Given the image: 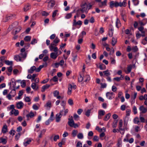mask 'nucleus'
Instances as JSON below:
<instances>
[{
    "label": "nucleus",
    "instance_id": "nucleus-26",
    "mask_svg": "<svg viewBox=\"0 0 147 147\" xmlns=\"http://www.w3.org/2000/svg\"><path fill=\"white\" fill-rule=\"evenodd\" d=\"M111 116V114L110 113H108L105 115L103 119V120L105 121H107L109 119Z\"/></svg>",
    "mask_w": 147,
    "mask_h": 147
},
{
    "label": "nucleus",
    "instance_id": "nucleus-31",
    "mask_svg": "<svg viewBox=\"0 0 147 147\" xmlns=\"http://www.w3.org/2000/svg\"><path fill=\"white\" fill-rule=\"evenodd\" d=\"M5 64L7 65L12 66L13 64V62L9 60H6L5 61Z\"/></svg>",
    "mask_w": 147,
    "mask_h": 147
},
{
    "label": "nucleus",
    "instance_id": "nucleus-40",
    "mask_svg": "<svg viewBox=\"0 0 147 147\" xmlns=\"http://www.w3.org/2000/svg\"><path fill=\"white\" fill-rule=\"evenodd\" d=\"M117 42V39L113 37L112 40V44L113 46H114Z\"/></svg>",
    "mask_w": 147,
    "mask_h": 147
},
{
    "label": "nucleus",
    "instance_id": "nucleus-48",
    "mask_svg": "<svg viewBox=\"0 0 147 147\" xmlns=\"http://www.w3.org/2000/svg\"><path fill=\"white\" fill-rule=\"evenodd\" d=\"M21 86L22 88H24L26 85V81L23 80L20 82Z\"/></svg>",
    "mask_w": 147,
    "mask_h": 147
},
{
    "label": "nucleus",
    "instance_id": "nucleus-42",
    "mask_svg": "<svg viewBox=\"0 0 147 147\" xmlns=\"http://www.w3.org/2000/svg\"><path fill=\"white\" fill-rule=\"evenodd\" d=\"M139 122L140 121L138 117H136L134 119V123L138 124Z\"/></svg>",
    "mask_w": 147,
    "mask_h": 147
},
{
    "label": "nucleus",
    "instance_id": "nucleus-12",
    "mask_svg": "<svg viewBox=\"0 0 147 147\" xmlns=\"http://www.w3.org/2000/svg\"><path fill=\"white\" fill-rule=\"evenodd\" d=\"M7 138L6 137L5 138H3V137L0 138V143H2L3 144H5L7 142Z\"/></svg>",
    "mask_w": 147,
    "mask_h": 147
},
{
    "label": "nucleus",
    "instance_id": "nucleus-20",
    "mask_svg": "<svg viewBox=\"0 0 147 147\" xmlns=\"http://www.w3.org/2000/svg\"><path fill=\"white\" fill-rule=\"evenodd\" d=\"M62 115L61 114L57 113L56 115V121L59 122L60 121V118H61Z\"/></svg>",
    "mask_w": 147,
    "mask_h": 147
},
{
    "label": "nucleus",
    "instance_id": "nucleus-3",
    "mask_svg": "<svg viewBox=\"0 0 147 147\" xmlns=\"http://www.w3.org/2000/svg\"><path fill=\"white\" fill-rule=\"evenodd\" d=\"M109 7L111 8L113 7H118V2L117 1H111L110 2Z\"/></svg>",
    "mask_w": 147,
    "mask_h": 147
},
{
    "label": "nucleus",
    "instance_id": "nucleus-54",
    "mask_svg": "<svg viewBox=\"0 0 147 147\" xmlns=\"http://www.w3.org/2000/svg\"><path fill=\"white\" fill-rule=\"evenodd\" d=\"M22 28L21 27L19 26L17 28V30L15 31V34H16L18 33L21 30Z\"/></svg>",
    "mask_w": 147,
    "mask_h": 147
},
{
    "label": "nucleus",
    "instance_id": "nucleus-44",
    "mask_svg": "<svg viewBox=\"0 0 147 147\" xmlns=\"http://www.w3.org/2000/svg\"><path fill=\"white\" fill-rule=\"evenodd\" d=\"M26 102H29L31 101V99L29 96H26L24 99Z\"/></svg>",
    "mask_w": 147,
    "mask_h": 147
},
{
    "label": "nucleus",
    "instance_id": "nucleus-1",
    "mask_svg": "<svg viewBox=\"0 0 147 147\" xmlns=\"http://www.w3.org/2000/svg\"><path fill=\"white\" fill-rule=\"evenodd\" d=\"M24 105V103L22 101L18 102L16 103V108L18 109H22L23 108Z\"/></svg>",
    "mask_w": 147,
    "mask_h": 147
},
{
    "label": "nucleus",
    "instance_id": "nucleus-14",
    "mask_svg": "<svg viewBox=\"0 0 147 147\" xmlns=\"http://www.w3.org/2000/svg\"><path fill=\"white\" fill-rule=\"evenodd\" d=\"M7 131V127L6 124L4 125L2 128L1 131L3 134L6 133Z\"/></svg>",
    "mask_w": 147,
    "mask_h": 147
},
{
    "label": "nucleus",
    "instance_id": "nucleus-24",
    "mask_svg": "<svg viewBox=\"0 0 147 147\" xmlns=\"http://www.w3.org/2000/svg\"><path fill=\"white\" fill-rule=\"evenodd\" d=\"M126 3L125 0H124L122 2H120L118 3V7L119 6L121 7L122 6L125 7L126 6Z\"/></svg>",
    "mask_w": 147,
    "mask_h": 147
},
{
    "label": "nucleus",
    "instance_id": "nucleus-11",
    "mask_svg": "<svg viewBox=\"0 0 147 147\" xmlns=\"http://www.w3.org/2000/svg\"><path fill=\"white\" fill-rule=\"evenodd\" d=\"M86 13H87L88 10L92 8V5L90 3H89L88 4L86 3Z\"/></svg>",
    "mask_w": 147,
    "mask_h": 147
},
{
    "label": "nucleus",
    "instance_id": "nucleus-7",
    "mask_svg": "<svg viewBox=\"0 0 147 147\" xmlns=\"http://www.w3.org/2000/svg\"><path fill=\"white\" fill-rule=\"evenodd\" d=\"M82 24V22L80 20H78L77 22L76 19H74L73 23V26H76L77 25L81 26Z\"/></svg>",
    "mask_w": 147,
    "mask_h": 147
},
{
    "label": "nucleus",
    "instance_id": "nucleus-6",
    "mask_svg": "<svg viewBox=\"0 0 147 147\" xmlns=\"http://www.w3.org/2000/svg\"><path fill=\"white\" fill-rule=\"evenodd\" d=\"M34 114L32 111H31L30 113L26 115L27 120H29L30 118H32L34 117Z\"/></svg>",
    "mask_w": 147,
    "mask_h": 147
},
{
    "label": "nucleus",
    "instance_id": "nucleus-15",
    "mask_svg": "<svg viewBox=\"0 0 147 147\" xmlns=\"http://www.w3.org/2000/svg\"><path fill=\"white\" fill-rule=\"evenodd\" d=\"M69 121H68V124L71 127H73L74 124V122L72 119H71L70 118L68 119Z\"/></svg>",
    "mask_w": 147,
    "mask_h": 147
},
{
    "label": "nucleus",
    "instance_id": "nucleus-36",
    "mask_svg": "<svg viewBox=\"0 0 147 147\" xmlns=\"http://www.w3.org/2000/svg\"><path fill=\"white\" fill-rule=\"evenodd\" d=\"M74 12V11H73L72 12H71V13L67 14L66 15L65 17V18L67 19H69L71 17V16H72V13Z\"/></svg>",
    "mask_w": 147,
    "mask_h": 147
},
{
    "label": "nucleus",
    "instance_id": "nucleus-49",
    "mask_svg": "<svg viewBox=\"0 0 147 147\" xmlns=\"http://www.w3.org/2000/svg\"><path fill=\"white\" fill-rule=\"evenodd\" d=\"M37 42V40L36 38L32 39L31 42V44L32 45H34Z\"/></svg>",
    "mask_w": 147,
    "mask_h": 147
},
{
    "label": "nucleus",
    "instance_id": "nucleus-30",
    "mask_svg": "<svg viewBox=\"0 0 147 147\" xmlns=\"http://www.w3.org/2000/svg\"><path fill=\"white\" fill-rule=\"evenodd\" d=\"M23 92L22 90H21L19 91L18 93V96L17 97L15 98V99H21V96L23 95Z\"/></svg>",
    "mask_w": 147,
    "mask_h": 147
},
{
    "label": "nucleus",
    "instance_id": "nucleus-50",
    "mask_svg": "<svg viewBox=\"0 0 147 147\" xmlns=\"http://www.w3.org/2000/svg\"><path fill=\"white\" fill-rule=\"evenodd\" d=\"M51 102L49 100L47 102L45 106L46 107H49V108H50L51 107Z\"/></svg>",
    "mask_w": 147,
    "mask_h": 147
},
{
    "label": "nucleus",
    "instance_id": "nucleus-18",
    "mask_svg": "<svg viewBox=\"0 0 147 147\" xmlns=\"http://www.w3.org/2000/svg\"><path fill=\"white\" fill-rule=\"evenodd\" d=\"M144 29V27L143 26H141L138 28V30L140 32H141L142 33H143V34H142L141 36L143 37H144L145 36V32L143 31Z\"/></svg>",
    "mask_w": 147,
    "mask_h": 147
},
{
    "label": "nucleus",
    "instance_id": "nucleus-45",
    "mask_svg": "<svg viewBox=\"0 0 147 147\" xmlns=\"http://www.w3.org/2000/svg\"><path fill=\"white\" fill-rule=\"evenodd\" d=\"M67 102L71 106H72L74 105L73 101L71 98L69 99Z\"/></svg>",
    "mask_w": 147,
    "mask_h": 147
},
{
    "label": "nucleus",
    "instance_id": "nucleus-34",
    "mask_svg": "<svg viewBox=\"0 0 147 147\" xmlns=\"http://www.w3.org/2000/svg\"><path fill=\"white\" fill-rule=\"evenodd\" d=\"M31 37L30 36H26L24 38V40L25 41L29 42L30 41L31 39Z\"/></svg>",
    "mask_w": 147,
    "mask_h": 147
},
{
    "label": "nucleus",
    "instance_id": "nucleus-13",
    "mask_svg": "<svg viewBox=\"0 0 147 147\" xmlns=\"http://www.w3.org/2000/svg\"><path fill=\"white\" fill-rule=\"evenodd\" d=\"M31 87L34 90H36L38 89V86L37 84L32 83L31 85Z\"/></svg>",
    "mask_w": 147,
    "mask_h": 147
},
{
    "label": "nucleus",
    "instance_id": "nucleus-27",
    "mask_svg": "<svg viewBox=\"0 0 147 147\" xmlns=\"http://www.w3.org/2000/svg\"><path fill=\"white\" fill-rule=\"evenodd\" d=\"M121 26V23L119 20L117 18L116 19V26L117 28H118Z\"/></svg>",
    "mask_w": 147,
    "mask_h": 147
},
{
    "label": "nucleus",
    "instance_id": "nucleus-19",
    "mask_svg": "<svg viewBox=\"0 0 147 147\" xmlns=\"http://www.w3.org/2000/svg\"><path fill=\"white\" fill-rule=\"evenodd\" d=\"M123 125V121L121 119L119 121V130L121 131H124V128H122Z\"/></svg>",
    "mask_w": 147,
    "mask_h": 147
},
{
    "label": "nucleus",
    "instance_id": "nucleus-43",
    "mask_svg": "<svg viewBox=\"0 0 147 147\" xmlns=\"http://www.w3.org/2000/svg\"><path fill=\"white\" fill-rule=\"evenodd\" d=\"M84 77H85L84 78V82H87L88 81H89L90 79V77L89 75H86Z\"/></svg>",
    "mask_w": 147,
    "mask_h": 147
},
{
    "label": "nucleus",
    "instance_id": "nucleus-4",
    "mask_svg": "<svg viewBox=\"0 0 147 147\" xmlns=\"http://www.w3.org/2000/svg\"><path fill=\"white\" fill-rule=\"evenodd\" d=\"M113 95H114V94L113 92H107L106 94L107 97L110 100H111L114 98Z\"/></svg>",
    "mask_w": 147,
    "mask_h": 147
},
{
    "label": "nucleus",
    "instance_id": "nucleus-35",
    "mask_svg": "<svg viewBox=\"0 0 147 147\" xmlns=\"http://www.w3.org/2000/svg\"><path fill=\"white\" fill-rule=\"evenodd\" d=\"M99 68L101 70H104L106 69V66L103 64H99Z\"/></svg>",
    "mask_w": 147,
    "mask_h": 147
},
{
    "label": "nucleus",
    "instance_id": "nucleus-5",
    "mask_svg": "<svg viewBox=\"0 0 147 147\" xmlns=\"http://www.w3.org/2000/svg\"><path fill=\"white\" fill-rule=\"evenodd\" d=\"M139 109L141 111L140 113V114L141 113L144 114L147 111V109L146 108L144 107L143 106H140L139 108Z\"/></svg>",
    "mask_w": 147,
    "mask_h": 147
},
{
    "label": "nucleus",
    "instance_id": "nucleus-9",
    "mask_svg": "<svg viewBox=\"0 0 147 147\" xmlns=\"http://www.w3.org/2000/svg\"><path fill=\"white\" fill-rule=\"evenodd\" d=\"M137 95V93L136 92L135 93L133 96H132L131 97V103L132 105L133 104L135 103V99L136 98Z\"/></svg>",
    "mask_w": 147,
    "mask_h": 147
},
{
    "label": "nucleus",
    "instance_id": "nucleus-8",
    "mask_svg": "<svg viewBox=\"0 0 147 147\" xmlns=\"http://www.w3.org/2000/svg\"><path fill=\"white\" fill-rule=\"evenodd\" d=\"M86 4V3H85L81 6V8L79 9L78 11H80L82 13H84V12H86V7L85 6Z\"/></svg>",
    "mask_w": 147,
    "mask_h": 147
},
{
    "label": "nucleus",
    "instance_id": "nucleus-47",
    "mask_svg": "<svg viewBox=\"0 0 147 147\" xmlns=\"http://www.w3.org/2000/svg\"><path fill=\"white\" fill-rule=\"evenodd\" d=\"M31 142L30 140H28L24 143V144L25 146H26L28 144H29Z\"/></svg>",
    "mask_w": 147,
    "mask_h": 147
},
{
    "label": "nucleus",
    "instance_id": "nucleus-33",
    "mask_svg": "<svg viewBox=\"0 0 147 147\" xmlns=\"http://www.w3.org/2000/svg\"><path fill=\"white\" fill-rule=\"evenodd\" d=\"M132 68V66L131 65H129L128 66V67H127V72H126V73L127 74H128V73H130L131 72V70Z\"/></svg>",
    "mask_w": 147,
    "mask_h": 147
},
{
    "label": "nucleus",
    "instance_id": "nucleus-39",
    "mask_svg": "<svg viewBox=\"0 0 147 147\" xmlns=\"http://www.w3.org/2000/svg\"><path fill=\"white\" fill-rule=\"evenodd\" d=\"M9 94H12V97H14L16 95V91L15 89L13 88V90H12L10 92Z\"/></svg>",
    "mask_w": 147,
    "mask_h": 147
},
{
    "label": "nucleus",
    "instance_id": "nucleus-37",
    "mask_svg": "<svg viewBox=\"0 0 147 147\" xmlns=\"http://www.w3.org/2000/svg\"><path fill=\"white\" fill-rule=\"evenodd\" d=\"M41 15L43 16H47L49 15V13L47 12L46 11H43L41 13Z\"/></svg>",
    "mask_w": 147,
    "mask_h": 147
},
{
    "label": "nucleus",
    "instance_id": "nucleus-10",
    "mask_svg": "<svg viewBox=\"0 0 147 147\" xmlns=\"http://www.w3.org/2000/svg\"><path fill=\"white\" fill-rule=\"evenodd\" d=\"M48 7L49 8H51L55 5V2L53 0H51L48 2Z\"/></svg>",
    "mask_w": 147,
    "mask_h": 147
},
{
    "label": "nucleus",
    "instance_id": "nucleus-62",
    "mask_svg": "<svg viewBox=\"0 0 147 147\" xmlns=\"http://www.w3.org/2000/svg\"><path fill=\"white\" fill-rule=\"evenodd\" d=\"M131 110L129 109H127L126 110V115L127 116H129L130 115Z\"/></svg>",
    "mask_w": 147,
    "mask_h": 147
},
{
    "label": "nucleus",
    "instance_id": "nucleus-60",
    "mask_svg": "<svg viewBox=\"0 0 147 147\" xmlns=\"http://www.w3.org/2000/svg\"><path fill=\"white\" fill-rule=\"evenodd\" d=\"M59 135H55L53 138L54 140L56 142L57 141V139H59Z\"/></svg>",
    "mask_w": 147,
    "mask_h": 147
},
{
    "label": "nucleus",
    "instance_id": "nucleus-28",
    "mask_svg": "<svg viewBox=\"0 0 147 147\" xmlns=\"http://www.w3.org/2000/svg\"><path fill=\"white\" fill-rule=\"evenodd\" d=\"M22 57L18 55H16L14 56V59L17 61H21Z\"/></svg>",
    "mask_w": 147,
    "mask_h": 147
},
{
    "label": "nucleus",
    "instance_id": "nucleus-23",
    "mask_svg": "<svg viewBox=\"0 0 147 147\" xmlns=\"http://www.w3.org/2000/svg\"><path fill=\"white\" fill-rule=\"evenodd\" d=\"M36 69V67L34 66H33L31 67L30 69L28 70V72L29 74H32L34 71H35Z\"/></svg>",
    "mask_w": 147,
    "mask_h": 147
},
{
    "label": "nucleus",
    "instance_id": "nucleus-57",
    "mask_svg": "<svg viewBox=\"0 0 147 147\" xmlns=\"http://www.w3.org/2000/svg\"><path fill=\"white\" fill-rule=\"evenodd\" d=\"M91 110L88 109L86 112L85 115L87 117H89L90 115V114L91 112Z\"/></svg>",
    "mask_w": 147,
    "mask_h": 147
},
{
    "label": "nucleus",
    "instance_id": "nucleus-25",
    "mask_svg": "<svg viewBox=\"0 0 147 147\" xmlns=\"http://www.w3.org/2000/svg\"><path fill=\"white\" fill-rule=\"evenodd\" d=\"M50 86V85L48 84H46L43 86L42 87L41 91L42 92H44L45 90L49 88Z\"/></svg>",
    "mask_w": 147,
    "mask_h": 147
},
{
    "label": "nucleus",
    "instance_id": "nucleus-41",
    "mask_svg": "<svg viewBox=\"0 0 147 147\" xmlns=\"http://www.w3.org/2000/svg\"><path fill=\"white\" fill-rule=\"evenodd\" d=\"M117 120H115L114 121L112 124V126L113 128H115L117 127Z\"/></svg>",
    "mask_w": 147,
    "mask_h": 147
},
{
    "label": "nucleus",
    "instance_id": "nucleus-52",
    "mask_svg": "<svg viewBox=\"0 0 147 147\" xmlns=\"http://www.w3.org/2000/svg\"><path fill=\"white\" fill-rule=\"evenodd\" d=\"M53 95L55 97H56L59 94V92L57 90H56L53 92Z\"/></svg>",
    "mask_w": 147,
    "mask_h": 147
},
{
    "label": "nucleus",
    "instance_id": "nucleus-38",
    "mask_svg": "<svg viewBox=\"0 0 147 147\" xmlns=\"http://www.w3.org/2000/svg\"><path fill=\"white\" fill-rule=\"evenodd\" d=\"M104 75L107 77L110 76L111 74L109 72V70H107L103 71Z\"/></svg>",
    "mask_w": 147,
    "mask_h": 147
},
{
    "label": "nucleus",
    "instance_id": "nucleus-51",
    "mask_svg": "<svg viewBox=\"0 0 147 147\" xmlns=\"http://www.w3.org/2000/svg\"><path fill=\"white\" fill-rule=\"evenodd\" d=\"M85 77L83 78L81 75H80V77L78 78V80L79 82H82L83 80H84V78Z\"/></svg>",
    "mask_w": 147,
    "mask_h": 147
},
{
    "label": "nucleus",
    "instance_id": "nucleus-64",
    "mask_svg": "<svg viewBox=\"0 0 147 147\" xmlns=\"http://www.w3.org/2000/svg\"><path fill=\"white\" fill-rule=\"evenodd\" d=\"M82 144L80 142H78L76 144V147H82Z\"/></svg>",
    "mask_w": 147,
    "mask_h": 147
},
{
    "label": "nucleus",
    "instance_id": "nucleus-22",
    "mask_svg": "<svg viewBox=\"0 0 147 147\" xmlns=\"http://www.w3.org/2000/svg\"><path fill=\"white\" fill-rule=\"evenodd\" d=\"M31 8V5L29 4H27L24 5L23 8L24 11L26 12L29 10Z\"/></svg>",
    "mask_w": 147,
    "mask_h": 147
},
{
    "label": "nucleus",
    "instance_id": "nucleus-58",
    "mask_svg": "<svg viewBox=\"0 0 147 147\" xmlns=\"http://www.w3.org/2000/svg\"><path fill=\"white\" fill-rule=\"evenodd\" d=\"M58 78L56 76H55L53 77L52 79L51 80V81L52 80L54 82H56L58 81Z\"/></svg>",
    "mask_w": 147,
    "mask_h": 147
},
{
    "label": "nucleus",
    "instance_id": "nucleus-32",
    "mask_svg": "<svg viewBox=\"0 0 147 147\" xmlns=\"http://www.w3.org/2000/svg\"><path fill=\"white\" fill-rule=\"evenodd\" d=\"M46 129H43L41 131L40 133L38 135V138H41L42 137V135L44 134L45 132Z\"/></svg>",
    "mask_w": 147,
    "mask_h": 147
},
{
    "label": "nucleus",
    "instance_id": "nucleus-17",
    "mask_svg": "<svg viewBox=\"0 0 147 147\" xmlns=\"http://www.w3.org/2000/svg\"><path fill=\"white\" fill-rule=\"evenodd\" d=\"M58 56V55L57 52L56 53L52 52L50 54L51 57V58L54 59H56L57 58Z\"/></svg>",
    "mask_w": 147,
    "mask_h": 147
},
{
    "label": "nucleus",
    "instance_id": "nucleus-46",
    "mask_svg": "<svg viewBox=\"0 0 147 147\" xmlns=\"http://www.w3.org/2000/svg\"><path fill=\"white\" fill-rule=\"evenodd\" d=\"M77 137L79 139H82L83 138L84 136L82 133H79L78 134Z\"/></svg>",
    "mask_w": 147,
    "mask_h": 147
},
{
    "label": "nucleus",
    "instance_id": "nucleus-53",
    "mask_svg": "<svg viewBox=\"0 0 147 147\" xmlns=\"http://www.w3.org/2000/svg\"><path fill=\"white\" fill-rule=\"evenodd\" d=\"M54 46H56L55 44H53L52 43H51L49 46V48L51 51H52L54 47Z\"/></svg>",
    "mask_w": 147,
    "mask_h": 147
},
{
    "label": "nucleus",
    "instance_id": "nucleus-29",
    "mask_svg": "<svg viewBox=\"0 0 147 147\" xmlns=\"http://www.w3.org/2000/svg\"><path fill=\"white\" fill-rule=\"evenodd\" d=\"M60 42V40L57 37H55V39L53 41V44H55L57 46V44Z\"/></svg>",
    "mask_w": 147,
    "mask_h": 147
},
{
    "label": "nucleus",
    "instance_id": "nucleus-61",
    "mask_svg": "<svg viewBox=\"0 0 147 147\" xmlns=\"http://www.w3.org/2000/svg\"><path fill=\"white\" fill-rule=\"evenodd\" d=\"M7 69L8 70V71L9 72L11 73L12 71V70H13L12 66H10L9 67H7Z\"/></svg>",
    "mask_w": 147,
    "mask_h": 147
},
{
    "label": "nucleus",
    "instance_id": "nucleus-2",
    "mask_svg": "<svg viewBox=\"0 0 147 147\" xmlns=\"http://www.w3.org/2000/svg\"><path fill=\"white\" fill-rule=\"evenodd\" d=\"M105 113V111L102 110H100L98 111V118L99 119H102V117L104 115Z\"/></svg>",
    "mask_w": 147,
    "mask_h": 147
},
{
    "label": "nucleus",
    "instance_id": "nucleus-55",
    "mask_svg": "<svg viewBox=\"0 0 147 147\" xmlns=\"http://www.w3.org/2000/svg\"><path fill=\"white\" fill-rule=\"evenodd\" d=\"M78 133V131L76 130H74L72 131V134L74 137H75Z\"/></svg>",
    "mask_w": 147,
    "mask_h": 147
},
{
    "label": "nucleus",
    "instance_id": "nucleus-63",
    "mask_svg": "<svg viewBox=\"0 0 147 147\" xmlns=\"http://www.w3.org/2000/svg\"><path fill=\"white\" fill-rule=\"evenodd\" d=\"M133 111L134 114H136L137 113V109L135 106H134L133 107Z\"/></svg>",
    "mask_w": 147,
    "mask_h": 147
},
{
    "label": "nucleus",
    "instance_id": "nucleus-59",
    "mask_svg": "<svg viewBox=\"0 0 147 147\" xmlns=\"http://www.w3.org/2000/svg\"><path fill=\"white\" fill-rule=\"evenodd\" d=\"M22 57L23 58H25L26 57V53H21L20 54Z\"/></svg>",
    "mask_w": 147,
    "mask_h": 147
},
{
    "label": "nucleus",
    "instance_id": "nucleus-16",
    "mask_svg": "<svg viewBox=\"0 0 147 147\" xmlns=\"http://www.w3.org/2000/svg\"><path fill=\"white\" fill-rule=\"evenodd\" d=\"M73 86L71 84H69L68 86V90L67 91V94L70 95L72 92Z\"/></svg>",
    "mask_w": 147,
    "mask_h": 147
},
{
    "label": "nucleus",
    "instance_id": "nucleus-56",
    "mask_svg": "<svg viewBox=\"0 0 147 147\" xmlns=\"http://www.w3.org/2000/svg\"><path fill=\"white\" fill-rule=\"evenodd\" d=\"M53 120L49 118L45 122V124L46 125H48L49 124L50 122Z\"/></svg>",
    "mask_w": 147,
    "mask_h": 147
},
{
    "label": "nucleus",
    "instance_id": "nucleus-21",
    "mask_svg": "<svg viewBox=\"0 0 147 147\" xmlns=\"http://www.w3.org/2000/svg\"><path fill=\"white\" fill-rule=\"evenodd\" d=\"M10 113L11 115L14 114L15 116H17L19 114V111L17 110L14 109L12 110Z\"/></svg>",
    "mask_w": 147,
    "mask_h": 147
}]
</instances>
